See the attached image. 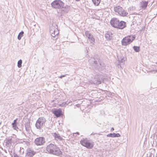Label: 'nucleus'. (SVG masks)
<instances>
[{"instance_id":"f257e3e1","label":"nucleus","mask_w":157,"mask_h":157,"mask_svg":"<svg viewBox=\"0 0 157 157\" xmlns=\"http://www.w3.org/2000/svg\"><path fill=\"white\" fill-rule=\"evenodd\" d=\"M46 151L48 153L57 155L62 154V152L59 147L56 145L52 144H50L47 146Z\"/></svg>"},{"instance_id":"f03ea898","label":"nucleus","mask_w":157,"mask_h":157,"mask_svg":"<svg viewBox=\"0 0 157 157\" xmlns=\"http://www.w3.org/2000/svg\"><path fill=\"white\" fill-rule=\"evenodd\" d=\"M134 35H130L124 38L121 41V43L123 46H126L131 43L135 39Z\"/></svg>"},{"instance_id":"7ed1b4c3","label":"nucleus","mask_w":157,"mask_h":157,"mask_svg":"<svg viewBox=\"0 0 157 157\" xmlns=\"http://www.w3.org/2000/svg\"><path fill=\"white\" fill-rule=\"evenodd\" d=\"M80 143L82 146L88 149L92 148L94 146V142L86 138L83 139L81 140Z\"/></svg>"},{"instance_id":"20e7f679","label":"nucleus","mask_w":157,"mask_h":157,"mask_svg":"<svg viewBox=\"0 0 157 157\" xmlns=\"http://www.w3.org/2000/svg\"><path fill=\"white\" fill-rule=\"evenodd\" d=\"M52 7L54 9L60 10L64 6V3L60 0H55L51 3Z\"/></svg>"},{"instance_id":"39448f33","label":"nucleus","mask_w":157,"mask_h":157,"mask_svg":"<svg viewBox=\"0 0 157 157\" xmlns=\"http://www.w3.org/2000/svg\"><path fill=\"white\" fill-rule=\"evenodd\" d=\"M85 35L88 38L89 41H90L91 46H92L94 44L95 40L93 35L88 31L85 32Z\"/></svg>"},{"instance_id":"423d86ee","label":"nucleus","mask_w":157,"mask_h":157,"mask_svg":"<svg viewBox=\"0 0 157 157\" xmlns=\"http://www.w3.org/2000/svg\"><path fill=\"white\" fill-rule=\"evenodd\" d=\"M46 120L45 118H38L36 122V126L38 129H40L44 125Z\"/></svg>"},{"instance_id":"0eeeda50","label":"nucleus","mask_w":157,"mask_h":157,"mask_svg":"<svg viewBox=\"0 0 157 157\" xmlns=\"http://www.w3.org/2000/svg\"><path fill=\"white\" fill-rule=\"evenodd\" d=\"M45 142V139L43 137L37 138L35 139L34 141L35 144L37 146L43 145Z\"/></svg>"},{"instance_id":"6e6552de","label":"nucleus","mask_w":157,"mask_h":157,"mask_svg":"<svg viewBox=\"0 0 157 157\" xmlns=\"http://www.w3.org/2000/svg\"><path fill=\"white\" fill-rule=\"evenodd\" d=\"M70 9V7L69 6H66L64 7L61 8L60 10L57 11L58 13H60L61 15L64 14L65 13H67Z\"/></svg>"},{"instance_id":"1a4fd4ad","label":"nucleus","mask_w":157,"mask_h":157,"mask_svg":"<svg viewBox=\"0 0 157 157\" xmlns=\"http://www.w3.org/2000/svg\"><path fill=\"white\" fill-rule=\"evenodd\" d=\"M50 32L51 35L53 37H55L58 35L59 32L57 28L52 26L50 27Z\"/></svg>"},{"instance_id":"9d476101","label":"nucleus","mask_w":157,"mask_h":157,"mask_svg":"<svg viewBox=\"0 0 157 157\" xmlns=\"http://www.w3.org/2000/svg\"><path fill=\"white\" fill-rule=\"evenodd\" d=\"M119 20L117 18H113L111 19L110 23L112 26L117 28L119 24Z\"/></svg>"},{"instance_id":"9b49d317","label":"nucleus","mask_w":157,"mask_h":157,"mask_svg":"<svg viewBox=\"0 0 157 157\" xmlns=\"http://www.w3.org/2000/svg\"><path fill=\"white\" fill-rule=\"evenodd\" d=\"M126 23L123 21H119V24L117 28L121 29H123L126 27Z\"/></svg>"},{"instance_id":"f8f14e48","label":"nucleus","mask_w":157,"mask_h":157,"mask_svg":"<svg viewBox=\"0 0 157 157\" xmlns=\"http://www.w3.org/2000/svg\"><path fill=\"white\" fill-rule=\"evenodd\" d=\"M54 114L57 117H59L63 115V113L60 109H56L53 111Z\"/></svg>"},{"instance_id":"ddd939ff","label":"nucleus","mask_w":157,"mask_h":157,"mask_svg":"<svg viewBox=\"0 0 157 157\" xmlns=\"http://www.w3.org/2000/svg\"><path fill=\"white\" fill-rule=\"evenodd\" d=\"M35 153V152L29 148L27 150L26 156L27 157H33Z\"/></svg>"},{"instance_id":"4468645a","label":"nucleus","mask_w":157,"mask_h":157,"mask_svg":"<svg viewBox=\"0 0 157 157\" xmlns=\"http://www.w3.org/2000/svg\"><path fill=\"white\" fill-rule=\"evenodd\" d=\"M52 135L54 137L55 139L56 140L60 141L63 140L62 138L59 133L55 132L52 133Z\"/></svg>"},{"instance_id":"2eb2a0df","label":"nucleus","mask_w":157,"mask_h":157,"mask_svg":"<svg viewBox=\"0 0 157 157\" xmlns=\"http://www.w3.org/2000/svg\"><path fill=\"white\" fill-rule=\"evenodd\" d=\"M122 8L119 6H116L114 8V10L115 12H117L120 15H123L125 14H122L121 13Z\"/></svg>"},{"instance_id":"dca6fc26","label":"nucleus","mask_w":157,"mask_h":157,"mask_svg":"<svg viewBox=\"0 0 157 157\" xmlns=\"http://www.w3.org/2000/svg\"><path fill=\"white\" fill-rule=\"evenodd\" d=\"M90 82L92 84H95L98 85L101 83V80L100 78H98L97 77H96L94 78V81H91Z\"/></svg>"},{"instance_id":"f3484780","label":"nucleus","mask_w":157,"mask_h":157,"mask_svg":"<svg viewBox=\"0 0 157 157\" xmlns=\"http://www.w3.org/2000/svg\"><path fill=\"white\" fill-rule=\"evenodd\" d=\"M112 33L111 32H107L105 34V37L107 40H110L112 38Z\"/></svg>"},{"instance_id":"a211bd4d","label":"nucleus","mask_w":157,"mask_h":157,"mask_svg":"<svg viewBox=\"0 0 157 157\" xmlns=\"http://www.w3.org/2000/svg\"><path fill=\"white\" fill-rule=\"evenodd\" d=\"M148 3V1H143L140 2V5L142 9H145L147 6Z\"/></svg>"},{"instance_id":"6ab92c4d","label":"nucleus","mask_w":157,"mask_h":157,"mask_svg":"<svg viewBox=\"0 0 157 157\" xmlns=\"http://www.w3.org/2000/svg\"><path fill=\"white\" fill-rule=\"evenodd\" d=\"M125 60L124 59L122 58L120 60L119 59L118 61V65L120 66L121 68H122L124 64Z\"/></svg>"},{"instance_id":"aec40b11","label":"nucleus","mask_w":157,"mask_h":157,"mask_svg":"<svg viewBox=\"0 0 157 157\" xmlns=\"http://www.w3.org/2000/svg\"><path fill=\"white\" fill-rule=\"evenodd\" d=\"M4 143L6 144V145L8 147H9L12 143V139L11 138L6 139L4 140Z\"/></svg>"},{"instance_id":"412c9836","label":"nucleus","mask_w":157,"mask_h":157,"mask_svg":"<svg viewBox=\"0 0 157 157\" xmlns=\"http://www.w3.org/2000/svg\"><path fill=\"white\" fill-rule=\"evenodd\" d=\"M107 137H119L120 136V135L119 133H109L107 135Z\"/></svg>"},{"instance_id":"4be33fe9","label":"nucleus","mask_w":157,"mask_h":157,"mask_svg":"<svg viewBox=\"0 0 157 157\" xmlns=\"http://www.w3.org/2000/svg\"><path fill=\"white\" fill-rule=\"evenodd\" d=\"M17 119L14 120L13 122L12 123L13 128L15 130H17V129H18V127H17V125L18 124V122H17Z\"/></svg>"},{"instance_id":"5701e85b","label":"nucleus","mask_w":157,"mask_h":157,"mask_svg":"<svg viewBox=\"0 0 157 157\" xmlns=\"http://www.w3.org/2000/svg\"><path fill=\"white\" fill-rule=\"evenodd\" d=\"M92 2L94 5L98 6L101 1V0H92Z\"/></svg>"},{"instance_id":"b1692460","label":"nucleus","mask_w":157,"mask_h":157,"mask_svg":"<svg viewBox=\"0 0 157 157\" xmlns=\"http://www.w3.org/2000/svg\"><path fill=\"white\" fill-rule=\"evenodd\" d=\"M133 49L136 52H138L140 51V47L139 46H134Z\"/></svg>"},{"instance_id":"393cba45","label":"nucleus","mask_w":157,"mask_h":157,"mask_svg":"<svg viewBox=\"0 0 157 157\" xmlns=\"http://www.w3.org/2000/svg\"><path fill=\"white\" fill-rule=\"evenodd\" d=\"M24 33V32L23 31H21L19 33L17 36V38L19 40L21 39V37L23 36Z\"/></svg>"},{"instance_id":"a878e982","label":"nucleus","mask_w":157,"mask_h":157,"mask_svg":"<svg viewBox=\"0 0 157 157\" xmlns=\"http://www.w3.org/2000/svg\"><path fill=\"white\" fill-rule=\"evenodd\" d=\"M90 63H91V61L93 62V63H92V64L96 65L98 64V61H97V60H95L94 59V58L92 59L91 60L89 61Z\"/></svg>"},{"instance_id":"bb28decb","label":"nucleus","mask_w":157,"mask_h":157,"mask_svg":"<svg viewBox=\"0 0 157 157\" xmlns=\"http://www.w3.org/2000/svg\"><path fill=\"white\" fill-rule=\"evenodd\" d=\"M121 13L123 14H125L124 15H121L122 16L124 17L126 16L128 14V13L125 11L122 8V10L121 11Z\"/></svg>"},{"instance_id":"cd10ccee","label":"nucleus","mask_w":157,"mask_h":157,"mask_svg":"<svg viewBox=\"0 0 157 157\" xmlns=\"http://www.w3.org/2000/svg\"><path fill=\"white\" fill-rule=\"evenodd\" d=\"M22 63V60L21 59L19 60L17 63V66L19 68H20L21 67Z\"/></svg>"},{"instance_id":"c85d7f7f","label":"nucleus","mask_w":157,"mask_h":157,"mask_svg":"<svg viewBox=\"0 0 157 157\" xmlns=\"http://www.w3.org/2000/svg\"><path fill=\"white\" fill-rule=\"evenodd\" d=\"M68 104H67V105ZM67 105L66 102H63L61 104H59V106L62 107H64L66 106V105Z\"/></svg>"},{"instance_id":"c756f323","label":"nucleus","mask_w":157,"mask_h":157,"mask_svg":"<svg viewBox=\"0 0 157 157\" xmlns=\"http://www.w3.org/2000/svg\"><path fill=\"white\" fill-rule=\"evenodd\" d=\"M66 75H61V76H60L59 77V78H61L63 77H65L66 76Z\"/></svg>"},{"instance_id":"7c9ffc66","label":"nucleus","mask_w":157,"mask_h":157,"mask_svg":"<svg viewBox=\"0 0 157 157\" xmlns=\"http://www.w3.org/2000/svg\"><path fill=\"white\" fill-rule=\"evenodd\" d=\"M114 129L113 128H112L111 129V131H113L114 130Z\"/></svg>"},{"instance_id":"2f4dec72","label":"nucleus","mask_w":157,"mask_h":157,"mask_svg":"<svg viewBox=\"0 0 157 157\" xmlns=\"http://www.w3.org/2000/svg\"><path fill=\"white\" fill-rule=\"evenodd\" d=\"M76 133V134H77L78 135H79V133L78 132H77L76 133Z\"/></svg>"},{"instance_id":"473e14b6","label":"nucleus","mask_w":157,"mask_h":157,"mask_svg":"<svg viewBox=\"0 0 157 157\" xmlns=\"http://www.w3.org/2000/svg\"><path fill=\"white\" fill-rule=\"evenodd\" d=\"M76 1H79L80 0H75Z\"/></svg>"}]
</instances>
